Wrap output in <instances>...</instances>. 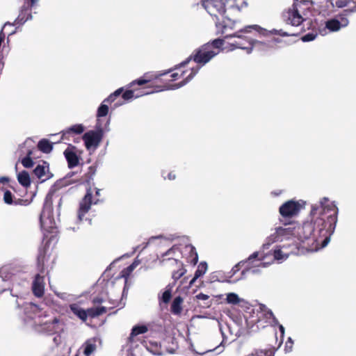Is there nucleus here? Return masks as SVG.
<instances>
[{"mask_svg": "<svg viewBox=\"0 0 356 356\" xmlns=\"http://www.w3.org/2000/svg\"><path fill=\"white\" fill-rule=\"evenodd\" d=\"M338 208L328 198L323 197L317 204L312 206L311 220L305 222L302 225L293 227L285 225L272 229V233L266 237L261 250H266L275 243L277 245L273 255L275 260L282 261L291 254H298V245L294 238L302 243L312 241L321 248L325 247L334 234L337 222Z\"/></svg>", "mask_w": 356, "mask_h": 356, "instance_id": "1", "label": "nucleus"}, {"mask_svg": "<svg viewBox=\"0 0 356 356\" xmlns=\"http://www.w3.org/2000/svg\"><path fill=\"white\" fill-rule=\"evenodd\" d=\"M202 6L208 13L216 17V25L222 28V33L227 29H232L235 22L225 16L227 10L240 11L246 7L245 0H202Z\"/></svg>", "mask_w": 356, "mask_h": 356, "instance_id": "2", "label": "nucleus"}, {"mask_svg": "<svg viewBox=\"0 0 356 356\" xmlns=\"http://www.w3.org/2000/svg\"><path fill=\"white\" fill-rule=\"evenodd\" d=\"M211 45L204 44L195 49L193 54L178 66L185 67L192 60L197 63V65L191 68L190 74L182 81L174 84H168L165 86V90H176L180 88L192 80L202 66L206 65L219 54V50L213 51L211 50Z\"/></svg>", "mask_w": 356, "mask_h": 356, "instance_id": "3", "label": "nucleus"}, {"mask_svg": "<svg viewBox=\"0 0 356 356\" xmlns=\"http://www.w3.org/2000/svg\"><path fill=\"white\" fill-rule=\"evenodd\" d=\"M251 29H254L257 31L261 30L260 33L263 35H266L267 33L266 30L261 29L259 26L252 25L240 29L238 31L234 33V34L226 35L225 38H237V40L230 43L231 46L234 47V48L246 50L248 54H250L254 48H258L259 49L264 51L268 50L274 47V43L280 42V39L273 38L271 41L265 42L259 40H248L246 37L242 35V33L250 32Z\"/></svg>", "mask_w": 356, "mask_h": 356, "instance_id": "4", "label": "nucleus"}, {"mask_svg": "<svg viewBox=\"0 0 356 356\" xmlns=\"http://www.w3.org/2000/svg\"><path fill=\"white\" fill-rule=\"evenodd\" d=\"M53 194L48 193L45 197L44 207L42 211L40 214V221L41 227L44 231L48 232H54V230L57 227V222L58 221V218L57 219L55 218L52 208L53 204ZM62 199L59 198L58 202V210H57V217L60 215L59 209L61 206Z\"/></svg>", "mask_w": 356, "mask_h": 356, "instance_id": "5", "label": "nucleus"}, {"mask_svg": "<svg viewBox=\"0 0 356 356\" xmlns=\"http://www.w3.org/2000/svg\"><path fill=\"white\" fill-rule=\"evenodd\" d=\"M264 250L261 252H254L250 254L248 258L245 261H240L236 265L232 270L233 274L238 270V266L246 265L245 269L243 270L242 273L244 274L246 272L256 274L259 273V270L257 268H266L269 266V263L263 262L265 259Z\"/></svg>", "mask_w": 356, "mask_h": 356, "instance_id": "6", "label": "nucleus"}, {"mask_svg": "<svg viewBox=\"0 0 356 356\" xmlns=\"http://www.w3.org/2000/svg\"><path fill=\"white\" fill-rule=\"evenodd\" d=\"M70 310L83 321H86L88 316L91 318L97 317L107 312V307L105 306H100L96 307L89 308L85 310L81 308L77 304H71L70 305Z\"/></svg>", "mask_w": 356, "mask_h": 356, "instance_id": "7", "label": "nucleus"}, {"mask_svg": "<svg viewBox=\"0 0 356 356\" xmlns=\"http://www.w3.org/2000/svg\"><path fill=\"white\" fill-rule=\"evenodd\" d=\"M356 11V8L351 10H345L341 14L336 15L334 17L327 19L325 22V27L331 32L339 31L341 28L346 27L349 21L348 19V13Z\"/></svg>", "mask_w": 356, "mask_h": 356, "instance_id": "8", "label": "nucleus"}, {"mask_svg": "<svg viewBox=\"0 0 356 356\" xmlns=\"http://www.w3.org/2000/svg\"><path fill=\"white\" fill-rule=\"evenodd\" d=\"M19 152L22 154H25L26 156L22 159V164L24 168H29L33 166V161L31 159V155L34 150V141L31 138H27L22 144L19 146Z\"/></svg>", "mask_w": 356, "mask_h": 356, "instance_id": "9", "label": "nucleus"}, {"mask_svg": "<svg viewBox=\"0 0 356 356\" xmlns=\"http://www.w3.org/2000/svg\"><path fill=\"white\" fill-rule=\"evenodd\" d=\"M103 129L98 127L95 131H88L83 136V140L87 149L93 147L96 149L101 143L103 138Z\"/></svg>", "mask_w": 356, "mask_h": 356, "instance_id": "10", "label": "nucleus"}, {"mask_svg": "<svg viewBox=\"0 0 356 356\" xmlns=\"http://www.w3.org/2000/svg\"><path fill=\"white\" fill-rule=\"evenodd\" d=\"M92 191L91 188H88L86 191V193L83 198L79 203V209L78 211V220L82 221L83 218L86 213L88 212L90 210L91 205L92 204H97L99 202V200H95L94 201L92 200Z\"/></svg>", "mask_w": 356, "mask_h": 356, "instance_id": "11", "label": "nucleus"}, {"mask_svg": "<svg viewBox=\"0 0 356 356\" xmlns=\"http://www.w3.org/2000/svg\"><path fill=\"white\" fill-rule=\"evenodd\" d=\"M302 207L300 202L289 200L284 203L279 211L282 217L291 218L298 214Z\"/></svg>", "mask_w": 356, "mask_h": 356, "instance_id": "12", "label": "nucleus"}, {"mask_svg": "<svg viewBox=\"0 0 356 356\" xmlns=\"http://www.w3.org/2000/svg\"><path fill=\"white\" fill-rule=\"evenodd\" d=\"M259 316L258 317V320L257 322L258 323L257 327H259V326L265 327L266 326V325L262 324L261 318H265L266 323L267 324H270L272 325H275L276 324H278V321L273 315V312L270 309H268L265 305L260 304L259 305Z\"/></svg>", "mask_w": 356, "mask_h": 356, "instance_id": "13", "label": "nucleus"}, {"mask_svg": "<svg viewBox=\"0 0 356 356\" xmlns=\"http://www.w3.org/2000/svg\"><path fill=\"white\" fill-rule=\"evenodd\" d=\"M282 17L287 24L295 26H299L303 21V18L299 13L295 3L292 6V8L283 13Z\"/></svg>", "mask_w": 356, "mask_h": 356, "instance_id": "14", "label": "nucleus"}, {"mask_svg": "<svg viewBox=\"0 0 356 356\" xmlns=\"http://www.w3.org/2000/svg\"><path fill=\"white\" fill-rule=\"evenodd\" d=\"M31 8L29 7V5H26V3H24V5L22 6L19 13L15 21L13 24H11L10 22H6L3 28H6L7 26H13L15 24H19L22 25L24 24L26 21L32 19L33 17L31 13L29 12Z\"/></svg>", "mask_w": 356, "mask_h": 356, "instance_id": "15", "label": "nucleus"}, {"mask_svg": "<svg viewBox=\"0 0 356 356\" xmlns=\"http://www.w3.org/2000/svg\"><path fill=\"white\" fill-rule=\"evenodd\" d=\"M33 174L41 182L45 181L52 177V174L49 172V164L45 161H43L41 164H38L35 168Z\"/></svg>", "mask_w": 356, "mask_h": 356, "instance_id": "16", "label": "nucleus"}, {"mask_svg": "<svg viewBox=\"0 0 356 356\" xmlns=\"http://www.w3.org/2000/svg\"><path fill=\"white\" fill-rule=\"evenodd\" d=\"M41 326V330L49 334L56 333L63 329L62 324L57 318H54L51 321L44 323Z\"/></svg>", "mask_w": 356, "mask_h": 356, "instance_id": "17", "label": "nucleus"}, {"mask_svg": "<svg viewBox=\"0 0 356 356\" xmlns=\"http://www.w3.org/2000/svg\"><path fill=\"white\" fill-rule=\"evenodd\" d=\"M3 201L6 204L10 205L27 206L30 204V202L28 200L15 197L8 190H6L3 193Z\"/></svg>", "mask_w": 356, "mask_h": 356, "instance_id": "18", "label": "nucleus"}, {"mask_svg": "<svg viewBox=\"0 0 356 356\" xmlns=\"http://www.w3.org/2000/svg\"><path fill=\"white\" fill-rule=\"evenodd\" d=\"M74 149L75 147L70 145L64 152V155L70 168H73L77 166L79 163V157L74 152Z\"/></svg>", "mask_w": 356, "mask_h": 356, "instance_id": "19", "label": "nucleus"}, {"mask_svg": "<svg viewBox=\"0 0 356 356\" xmlns=\"http://www.w3.org/2000/svg\"><path fill=\"white\" fill-rule=\"evenodd\" d=\"M32 290L35 296L40 298L43 296L44 290L43 276H41L39 274L35 275L32 284Z\"/></svg>", "mask_w": 356, "mask_h": 356, "instance_id": "20", "label": "nucleus"}, {"mask_svg": "<svg viewBox=\"0 0 356 356\" xmlns=\"http://www.w3.org/2000/svg\"><path fill=\"white\" fill-rule=\"evenodd\" d=\"M84 130L85 128L81 124L72 125L61 131L62 139H67L74 134H81L84 131Z\"/></svg>", "mask_w": 356, "mask_h": 356, "instance_id": "21", "label": "nucleus"}, {"mask_svg": "<svg viewBox=\"0 0 356 356\" xmlns=\"http://www.w3.org/2000/svg\"><path fill=\"white\" fill-rule=\"evenodd\" d=\"M276 351L277 348L273 346L266 349L254 348L247 356H275Z\"/></svg>", "mask_w": 356, "mask_h": 356, "instance_id": "22", "label": "nucleus"}, {"mask_svg": "<svg viewBox=\"0 0 356 356\" xmlns=\"http://www.w3.org/2000/svg\"><path fill=\"white\" fill-rule=\"evenodd\" d=\"M142 343L143 346L153 355H161V348L157 342L152 341H144Z\"/></svg>", "mask_w": 356, "mask_h": 356, "instance_id": "23", "label": "nucleus"}, {"mask_svg": "<svg viewBox=\"0 0 356 356\" xmlns=\"http://www.w3.org/2000/svg\"><path fill=\"white\" fill-rule=\"evenodd\" d=\"M168 260H171L172 261L173 263H175V264L177 265V266L179 267V269L176 271H174L172 273V279L175 280V281H177L179 279H180L186 272V270L184 268V264L179 261L178 259H172L171 257H168Z\"/></svg>", "mask_w": 356, "mask_h": 356, "instance_id": "24", "label": "nucleus"}, {"mask_svg": "<svg viewBox=\"0 0 356 356\" xmlns=\"http://www.w3.org/2000/svg\"><path fill=\"white\" fill-rule=\"evenodd\" d=\"M183 298L181 296L176 297L171 305V312L175 315H179L182 311L181 304Z\"/></svg>", "mask_w": 356, "mask_h": 356, "instance_id": "25", "label": "nucleus"}, {"mask_svg": "<svg viewBox=\"0 0 356 356\" xmlns=\"http://www.w3.org/2000/svg\"><path fill=\"white\" fill-rule=\"evenodd\" d=\"M19 183L24 187L27 188L31 185V179L28 172L23 170L17 175Z\"/></svg>", "mask_w": 356, "mask_h": 356, "instance_id": "26", "label": "nucleus"}, {"mask_svg": "<svg viewBox=\"0 0 356 356\" xmlns=\"http://www.w3.org/2000/svg\"><path fill=\"white\" fill-rule=\"evenodd\" d=\"M147 331V327L146 325H136L134 326L130 334V336L129 337V341L132 342L134 340V338L136 337L137 335L140 334L145 333Z\"/></svg>", "mask_w": 356, "mask_h": 356, "instance_id": "27", "label": "nucleus"}, {"mask_svg": "<svg viewBox=\"0 0 356 356\" xmlns=\"http://www.w3.org/2000/svg\"><path fill=\"white\" fill-rule=\"evenodd\" d=\"M38 149L44 153H49L52 149V144L47 139H42L38 142Z\"/></svg>", "mask_w": 356, "mask_h": 356, "instance_id": "28", "label": "nucleus"}, {"mask_svg": "<svg viewBox=\"0 0 356 356\" xmlns=\"http://www.w3.org/2000/svg\"><path fill=\"white\" fill-rule=\"evenodd\" d=\"M96 350L95 341L92 339H88L85 343L83 353L86 356H89Z\"/></svg>", "mask_w": 356, "mask_h": 356, "instance_id": "29", "label": "nucleus"}, {"mask_svg": "<svg viewBox=\"0 0 356 356\" xmlns=\"http://www.w3.org/2000/svg\"><path fill=\"white\" fill-rule=\"evenodd\" d=\"M140 264V260H139L138 258L135 259L134 262L129 265L128 267L124 268L122 271V276L127 278L129 276V275L132 273V271Z\"/></svg>", "mask_w": 356, "mask_h": 356, "instance_id": "30", "label": "nucleus"}, {"mask_svg": "<svg viewBox=\"0 0 356 356\" xmlns=\"http://www.w3.org/2000/svg\"><path fill=\"white\" fill-rule=\"evenodd\" d=\"M207 270V264L205 261H202L197 266V270L195 272V279H198L202 276Z\"/></svg>", "mask_w": 356, "mask_h": 356, "instance_id": "31", "label": "nucleus"}, {"mask_svg": "<svg viewBox=\"0 0 356 356\" xmlns=\"http://www.w3.org/2000/svg\"><path fill=\"white\" fill-rule=\"evenodd\" d=\"M220 331H221V334H222V338H223V339H222V342L220 343V344L219 346H216V347L215 348H213V349H209V350H205L204 352H203V353H197V354H200V355H204V354H205V353H211V352H213V351H214V350H217V351H218V353H218V354H219V353H222V352L223 351V350H224V347H225L224 342H225V340L226 337H225V334H224L223 332L222 331L221 327H220Z\"/></svg>", "mask_w": 356, "mask_h": 356, "instance_id": "32", "label": "nucleus"}, {"mask_svg": "<svg viewBox=\"0 0 356 356\" xmlns=\"http://www.w3.org/2000/svg\"><path fill=\"white\" fill-rule=\"evenodd\" d=\"M226 300H227V303L232 304V305H237L242 301V300L235 293H227Z\"/></svg>", "mask_w": 356, "mask_h": 356, "instance_id": "33", "label": "nucleus"}, {"mask_svg": "<svg viewBox=\"0 0 356 356\" xmlns=\"http://www.w3.org/2000/svg\"><path fill=\"white\" fill-rule=\"evenodd\" d=\"M56 295L60 299L66 301V302H73L76 300V296L72 294H70L65 292H58L56 293Z\"/></svg>", "mask_w": 356, "mask_h": 356, "instance_id": "34", "label": "nucleus"}, {"mask_svg": "<svg viewBox=\"0 0 356 356\" xmlns=\"http://www.w3.org/2000/svg\"><path fill=\"white\" fill-rule=\"evenodd\" d=\"M108 113V106L106 103H102L97 111V117L102 118L106 116Z\"/></svg>", "mask_w": 356, "mask_h": 356, "instance_id": "35", "label": "nucleus"}, {"mask_svg": "<svg viewBox=\"0 0 356 356\" xmlns=\"http://www.w3.org/2000/svg\"><path fill=\"white\" fill-rule=\"evenodd\" d=\"M223 44H224V40L222 39L217 38V39L213 40L211 42L206 43L205 44L211 45V47H212L211 50H213V51H214V50L220 51V49L223 45Z\"/></svg>", "mask_w": 356, "mask_h": 356, "instance_id": "36", "label": "nucleus"}, {"mask_svg": "<svg viewBox=\"0 0 356 356\" xmlns=\"http://www.w3.org/2000/svg\"><path fill=\"white\" fill-rule=\"evenodd\" d=\"M172 297L171 286H169V289H167L162 294L161 297L159 298V302H163L165 304L169 302Z\"/></svg>", "mask_w": 356, "mask_h": 356, "instance_id": "37", "label": "nucleus"}, {"mask_svg": "<svg viewBox=\"0 0 356 356\" xmlns=\"http://www.w3.org/2000/svg\"><path fill=\"white\" fill-rule=\"evenodd\" d=\"M293 341L291 337H289L287 341L285 343L284 346V352L286 353H289L292 351L293 349Z\"/></svg>", "mask_w": 356, "mask_h": 356, "instance_id": "38", "label": "nucleus"}, {"mask_svg": "<svg viewBox=\"0 0 356 356\" xmlns=\"http://www.w3.org/2000/svg\"><path fill=\"white\" fill-rule=\"evenodd\" d=\"M139 97V95L135 96V97ZM122 97L124 100H127V101L130 100L134 97V92L133 90H126L122 94Z\"/></svg>", "mask_w": 356, "mask_h": 356, "instance_id": "39", "label": "nucleus"}, {"mask_svg": "<svg viewBox=\"0 0 356 356\" xmlns=\"http://www.w3.org/2000/svg\"><path fill=\"white\" fill-rule=\"evenodd\" d=\"M316 34H314L312 33H308L302 37V40L303 42H310L314 40L316 38Z\"/></svg>", "mask_w": 356, "mask_h": 356, "instance_id": "40", "label": "nucleus"}, {"mask_svg": "<svg viewBox=\"0 0 356 356\" xmlns=\"http://www.w3.org/2000/svg\"><path fill=\"white\" fill-rule=\"evenodd\" d=\"M191 252L193 254L191 255L192 257V259H191V262L193 264H196L197 261H198V256H197V252H195V248L193 247V246H191Z\"/></svg>", "mask_w": 356, "mask_h": 356, "instance_id": "41", "label": "nucleus"}, {"mask_svg": "<svg viewBox=\"0 0 356 356\" xmlns=\"http://www.w3.org/2000/svg\"><path fill=\"white\" fill-rule=\"evenodd\" d=\"M269 33H271V34L279 35H281L282 37L290 35V34H289L288 33L282 31V29L277 30V29H274L270 31Z\"/></svg>", "mask_w": 356, "mask_h": 356, "instance_id": "42", "label": "nucleus"}, {"mask_svg": "<svg viewBox=\"0 0 356 356\" xmlns=\"http://www.w3.org/2000/svg\"><path fill=\"white\" fill-rule=\"evenodd\" d=\"M178 248L175 247H172V248L169 249L168 251H166L165 253L162 254V257L163 258V261L165 260V257L171 256L172 255L175 250H177Z\"/></svg>", "mask_w": 356, "mask_h": 356, "instance_id": "43", "label": "nucleus"}, {"mask_svg": "<svg viewBox=\"0 0 356 356\" xmlns=\"http://www.w3.org/2000/svg\"><path fill=\"white\" fill-rule=\"evenodd\" d=\"M44 255L40 253L38 257V265L42 269L44 268Z\"/></svg>", "mask_w": 356, "mask_h": 356, "instance_id": "44", "label": "nucleus"}, {"mask_svg": "<svg viewBox=\"0 0 356 356\" xmlns=\"http://www.w3.org/2000/svg\"><path fill=\"white\" fill-rule=\"evenodd\" d=\"M163 177L165 179H168L169 180H173L175 179V175L173 172H168V175L165 176V172L162 173Z\"/></svg>", "mask_w": 356, "mask_h": 356, "instance_id": "45", "label": "nucleus"}, {"mask_svg": "<svg viewBox=\"0 0 356 356\" xmlns=\"http://www.w3.org/2000/svg\"><path fill=\"white\" fill-rule=\"evenodd\" d=\"M185 74V72L183 71L181 74H179L178 72H175V73H172L170 76L172 77V79L173 80H176L177 79H179L180 77H182L184 76Z\"/></svg>", "mask_w": 356, "mask_h": 356, "instance_id": "46", "label": "nucleus"}, {"mask_svg": "<svg viewBox=\"0 0 356 356\" xmlns=\"http://www.w3.org/2000/svg\"><path fill=\"white\" fill-rule=\"evenodd\" d=\"M147 82H148V80H147V79H138L133 81L131 84L132 86L136 83L138 85L142 86Z\"/></svg>", "mask_w": 356, "mask_h": 356, "instance_id": "47", "label": "nucleus"}, {"mask_svg": "<svg viewBox=\"0 0 356 356\" xmlns=\"http://www.w3.org/2000/svg\"><path fill=\"white\" fill-rule=\"evenodd\" d=\"M209 296L208 295L202 293H200L196 296V298L200 300H207L209 299Z\"/></svg>", "mask_w": 356, "mask_h": 356, "instance_id": "48", "label": "nucleus"}, {"mask_svg": "<svg viewBox=\"0 0 356 356\" xmlns=\"http://www.w3.org/2000/svg\"><path fill=\"white\" fill-rule=\"evenodd\" d=\"M116 97H114L112 94H111L108 97H106L103 103L111 104L115 101Z\"/></svg>", "mask_w": 356, "mask_h": 356, "instance_id": "49", "label": "nucleus"}, {"mask_svg": "<svg viewBox=\"0 0 356 356\" xmlns=\"http://www.w3.org/2000/svg\"><path fill=\"white\" fill-rule=\"evenodd\" d=\"M39 0H26L24 3H26V5H29L30 8L34 7L36 6Z\"/></svg>", "mask_w": 356, "mask_h": 356, "instance_id": "50", "label": "nucleus"}, {"mask_svg": "<svg viewBox=\"0 0 356 356\" xmlns=\"http://www.w3.org/2000/svg\"><path fill=\"white\" fill-rule=\"evenodd\" d=\"M279 327V330H280V332L281 333V338H282V340L280 343V346L281 345V343H282V340H283V337H284V327L281 324H277Z\"/></svg>", "mask_w": 356, "mask_h": 356, "instance_id": "51", "label": "nucleus"}, {"mask_svg": "<svg viewBox=\"0 0 356 356\" xmlns=\"http://www.w3.org/2000/svg\"><path fill=\"white\" fill-rule=\"evenodd\" d=\"M161 237H162V236H161V235L151 237V238H149V242H147V243L145 245V246L143 248V249H145V248L147 246V245H148L149 243H151L152 241H154V240H155V239L160 238H161Z\"/></svg>", "mask_w": 356, "mask_h": 356, "instance_id": "52", "label": "nucleus"}, {"mask_svg": "<svg viewBox=\"0 0 356 356\" xmlns=\"http://www.w3.org/2000/svg\"><path fill=\"white\" fill-rule=\"evenodd\" d=\"M104 302V300L102 298H100V297H96L95 298H93L92 300V302L94 304H101Z\"/></svg>", "mask_w": 356, "mask_h": 356, "instance_id": "53", "label": "nucleus"}, {"mask_svg": "<svg viewBox=\"0 0 356 356\" xmlns=\"http://www.w3.org/2000/svg\"><path fill=\"white\" fill-rule=\"evenodd\" d=\"M122 91H123V88H118V90H116L114 92H113L111 94L113 95V96L114 97H117L122 93Z\"/></svg>", "mask_w": 356, "mask_h": 356, "instance_id": "54", "label": "nucleus"}, {"mask_svg": "<svg viewBox=\"0 0 356 356\" xmlns=\"http://www.w3.org/2000/svg\"><path fill=\"white\" fill-rule=\"evenodd\" d=\"M28 309H30L31 310H33L34 312L38 309L37 306L35 305H32V304H29V305H27L25 308V310H26Z\"/></svg>", "mask_w": 356, "mask_h": 356, "instance_id": "55", "label": "nucleus"}, {"mask_svg": "<svg viewBox=\"0 0 356 356\" xmlns=\"http://www.w3.org/2000/svg\"><path fill=\"white\" fill-rule=\"evenodd\" d=\"M171 71H172V70H168L165 71V72H159V73H158V74L155 76V77L157 79V78H159V77H160V76H163V75H165V74H168V73L170 72Z\"/></svg>", "mask_w": 356, "mask_h": 356, "instance_id": "56", "label": "nucleus"}, {"mask_svg": "<svg viewBox=\"0 0 356 356\" xmlns=\"http://www.w3.org/2000/svg\"><path fill=\"white\" fill-rule=\"evenodd\" d=\"M196 280L197 279H195V276H194L193 278L190 281L189 285L192 286L194 284V282L196 281Z\"/></svg>", "mask_w": 356, "mask_h": 356, "instance_id": "57", "label": "nucleus"}, {"mask_svg": "<svg viewBox=\"0 0 356 356\" xmlns=\"http://www.w3.org/2000/svg\"><path fill=\"white\" fill-rule=\"evenodd\" d=\"M96 195L99 196L100 195V189L96 188Z\"/></svg>", "mask_w": 356, "mask_h": 356, "instance_id": "58", "label": "nucleus"}, {"mask_svg": "<svg viewBox=\"0 0 356 356\" xmlns=\"http://www.w3.org/2000/svg\"><path fill=\"white\" fill-rule=\"evenodd\" d=\"M1 179H2V181L8 180V179H7V178H6V177H3V178H1Z\"/></svg>", "mask_w": 356, "mask_h": 356, "instance_id": "59", "label": "nucleus"}, {"mask_svg": "<svg viewBox=\"0 0 356 356\" xmlns=\"http://www.w3.org/2000/svg\"><path fill=\"white\" fill-rule=\"evenodd\" d=\"M139 248V246H137L134 248V252L136 251V250Z\"/></svg>", "mask_w": 356, "mask_h": 356, "instance_id": "60", "label": "nucleus"}, {"mask_svg": "<svg viewBox=\"0 0 356 356\" xmlns=\"http://www.w3.org/2000/svg\"><path fill=\"white\" fill-rule=\"evenodd\" d=\"M124 257H130V254H124Z\"/></svg>", "mask_w": 356, "mask_h": 356, "instance_id": "61", "label": "nucleus"}, {"mask_svg": "<svg viewBox=\"0 0 356 356\" xmlns=\"http://www.w3.org/2000/svg\"><path fill=\"white\" fill-rule=\"evenodd\" d=\"M15 33V31H13L10 33V35L14 34Z\"/></svg>", "mask_w": 356, "mask_h": 356, "instance_id": "62", "label": "nucleus"}, {"mask_svg": "<svg viewBox=\"0 0 356 356\" xmlns=\"http://www.w3.org/2000/svg\"><path fill=\"white\" fill-rule=\"evenodd\" d=\"M152 92H145V94H149V93H152Z\"/></svg>", "mask_w": 356, "mask_h": 356, "instance_id": "63", "label": "nucleus"}]
</instances>
